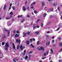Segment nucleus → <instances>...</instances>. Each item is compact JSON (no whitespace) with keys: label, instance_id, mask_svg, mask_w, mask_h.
Instances as JSON below:
<instances>
[{"label":"nucleus","instance_id":"44","mask_svg":"<svg viewBox=\"0 0 62 62\" xmlns=\"http://www.w3.org/2000/svg\"><path fill=\"white\" fill-rule=\"evenodd\" d=\"M16 33H19V31H16Z\"/></svg>","mask_w":62,"mask_h":62},{"label":"nucleus","instance_id":"51","mask_svg":"<svg viewBox=\"0 0 62 62\" xmlns=\"http://www.w3.org/2000/svg\"><path fill=\"white\" fill-rule=\"evenodd\" d=\"M11 25V24H9L8 25V26H10V25Z\"/></svg>","mask_w":62,"mask_h":62},{"label":"nucleus","instance_id":"24","mask_svg":"<svg viewBox=\"0 0 62 62\" xmlns=\"http://www.w3.org/2000/svg\"><path fill=\"white\" fill-rule=\"evenodd\" d=\"M26 35V33H25L24 34H23V37H25V36Z\"/></svg>","mask_w":62,"mask_h":62},{"label":"nucleus","instance_id":"6","mask_svg":"<svg viewBox=\"0 0 62 62\" xmlns=\"http://www.w3.org/2000/svg\"><path fill=\"white\" fill-rule=\"evenodd\" d=\"M35 25H36L35 24H33V30H35V29H36V28H37V26H35Z\"/></svg>","mask_w":62,"mask_h":62},{"label":"nucleus","instance_id":"9","mask_svg":"<svg viewBox=\"0 0 62 62\" xmlns=\"http://www.w3.org/2000/svg\"><path fill=\"white\" fill-rule=\"evenodd\" d=\"M12 17V16L11 15L10 16V17H7L6 18V20H9L10 18H11Z\"/></svg>","mask_w":62,"mask_h":62},{"label":"nucleus","instance_id":"60","mask_svg":"<svg viewBox=\"0 0 62 62\" xmlns=\"http://www.w3.org/2000/svg\"><path fill=\"white\" fill-rule=\"evenodd\" d=\"M50 33V31H48L47 32V34H48V33Z\"/></svg>","mask_w":62,"mask_h":62},{"label":"nucleus","instance_id":"16","mask_svg":"<svg viewBox=\"0 0 62 62\" xmlns=\"http://www.w3.org/2000/svg\"><path fill=\"white\" fill-rule=\"evenodd\" d=\"M29 41H26V43L28 45L29 44Z\"/></svg>","mask_w":62,"mask_h":62},{"label":"nucleus","instance_id":"29","mask_svg":"<svg viewBox=\"0 0 62 62\" xmlns=\"http://www.w3.org/2000/svg\"><path fill=\"white\" fill-rule=\"evenodd\" d=\"M59 45H60V46H62V43H59Z\"/></svg>","mask_w":62,"mask_h":62},{"label":"nucleus","instance_id":"21","mask_svg":"<svg viewBox=\"0 0 62 62\" xmlns=\"http://www.w3.org/2000/svg\"><path fill=\"white\" fill-rule=\"evenodd\" d=\"M50 23L51 22H49L48 23H47L46 24L47 25H50Z\"/></svg>","mask_w":62,"mask_h":62},{"label":"nucleus","instance_id":"59","mask_svg":"<svg viewBox=\"0 0 62 62\" xmlns=\"http://www.w3.org/2000/svg\"><path fill=\"white\" fill-rule=\"evenodd\" d=\"M29 55V57H30L31 55H30V54H29V55Z\"/></svg>","mask_w":62,"mask_h":62},{"label":"nucleus","instance_id":"14","mask_svg":"<svg viewBox=\"0 0 62 62\" xmlns=\"http://www.w3.org/2000/svg\"><path fill=\"white\" fill-rule=\"evenodd\" d=\"M23 52L24 53L23 54V55H25V53H26V50H24Z\"/></svg>","mask_w":62,"mask_h":62},{"label":"nucleus","instance_id":"49","mask_svg":"<svg viewBox=\"0 0 62 62\" xmlns=\"http://www.w3.org/2000/svg\"><path fill=\"white\" fill-rule=\"evenodd\" d=\"M61 14H62V12H61L60 13V16H61Z\"/></svg>","mask_w":62,"mask_h":62},{"label":"nucleus","instance_id":"19","mask_svg":"<svg viewBox=\"0 0 62 62\" xmlns=\"http://www.w3.org/2000/svg\"><path fill=\"white\" fill-rule=\"evenodd\" d=\"M37 44L38 45H39V41H38L37 42Z\"/></svg>","mask_w":62,"mask_h":62},{"label":"nucleus","instance_id":"42","mask_svg":"<svg viewBox=\"0 0 62 62\" xmlns=\"http://www.w3.org/2000/svg\"><path fill=\"white\" fill-rule=\"evenodd\" d=\"M46 58V57H45L44 58L43 57L42 58V59H45V58Z\"/></svg>","mask_w":62,"mask_h":62},{"label":"nucleus","instance_id":"4","mask_svg":"<svg viewBox=\"0 0 62 62\" xmlns=\"http://www.w3.org/2000/svg\"><path fill=\"white\" fill-rule=\"evenodd\" d=\"M37 49L38 50H44V47L42 46L40 47V48H38Z\"/></svg>","mask_w":62,"mask_h":62},{"label":"nucleus","instance_id":"52","mask_svg":"<svg viewBox=\"0 0 62 62\" xmlns=\"http://www.w3.org/2000/svg\"><path fill=\"white\" fill-rule=\"evenodd\" d=\"M11 7L9 6V9H11Z\"/></svg>","mask_w":62,"mask_h":62},{"label":"nucleus","instance_id":"47","mask_svg":"<svg viewBox=\"0 0 62 62\" xmlns=\"http://www.w3.org/2000/svg\"><path fill=\"white\" fill-rule=\"evenodd\" d=\"M29 7H28L27 8V10H29Z\"/></svg>","mask_w":62,"mask_h":62},{"label":"nucleus","instance_id":"2","mask_svg":"<svg viewBox=\"0 0 62 62\" xmlns=\"http://www.w3.org/2000/svg\"><path fill=\"white\" fill-rule=\"evenodd\" d=\"M8 47H9V45L8 43H6L5 46V49L6 51H8Z\"/></svg>","mask_w":62,"mask_h":62},{"label":"nucleus","instance_id":"23","mask_svg":"<svg viewBox=\"0 0 62 62\" xmlns=\"http://www.w3.org/2000/svg\"><path fill=\"white\" fill-rule=\"evenodd\" d=\"M49 44H50V42H48L47 43H46V45H49Z\"/></svg>","mask_w":62,"mask_h":62},{"label":"nucleus","instance_id":"34","mask_svg":"<svg viewBox=\"0 0 62 62\" xmlns=\"http://www.w3.org/2000/svg\"><path fill=\"white\" fill-rule=\"evenodd\" d=\"M10 15H13V12H11L10 13Z\"/></svg>","mask_w":62,"mask_h":62},{"label":"nucleus","instance_id":"45","mask_svg":"<svg viewBox=\"0 0 62 62\" xmlns=\"http://www.w3.org/2000/svg\"><path fill=\"white\" fill-rule=\"evenodd\" d=\"M27 34L28 35H29L30 34V32H27Z\"/></svg>","mask_w":62,"mask_h":62},{"label":"nucleus","instance_id":"39","mask_svg":"<svg viewBox=\"0 0 62 62\" xmlns=\"http://www.w3.org/2000/svg\"><path fill=\"white\" fill-rule=\"evenodd\" d=\"M12 5V3H11L10 4V7H11V6Z\"/></svg>","mask_w":62,"mask_h":62},{"label":"nucleus","instance_id":"33","mask_svg":"<svg viewBox=\"0 0 62 62\" xmlns=\"http://www.w3.org/2000/svg\"><path fill=\"white\" fill-rule=\"evenodd\" d=\"M40 20L39 19L37 20V22H36L37 23H38V22H39V21Z\"/></svg>","mask_w":62,"mask_h":62},{"label":"nucleus","instance_id":"41","mask_svg":"<svg viewBox=\"0 0 62 62\" xmlns=\"http://www.w3.org/2000/svg\"><path fill=\"white\" fill-rule=\"evenodd\" d=\"M13 32L14 33H15L16 32V31L15 30H14L13 31Z\"/></svg>","mask_w":62,"mask_h":62},{"label":"nucleus","instance_id":"11","mask_svg":"<svg viewBox=\"0 0 62 62\" xmlns=\"http://www.w3.org/2000/svg\"><path fill=\"white\" fill-rule=\"evenodd\" d=\"M6 7H7V6H6V5H4V10H6Z\"/></svg>","mask_w":62,"mask_h":62},{"label":"nucleus","instance_id":"28","mask_svg":"<svg viewBox=\"0 0 62 62\" xmlns=\"http://www.w3.org/2000/svg\"><path fill=\"white\" fill-rule=\"evenodd\" d=\"M42 6H43L44 5V3L43 2H42Z\"/></svg>","mask_w":62,"mask_h":62},{"label":"nucleus","instance_id":"25","mask_svg":"<svg viewBox=\"0 0 62 62\" xmlns=\"http://www.w3.org/2000/svg\"><path fill=\"white\" fill-rule=\"evenodd\" d=\"M20 43H21V40H20V39L18 40V44H20Z\"/></svg>","mask_w":62,"mask_h":62},{"label":"nucleus","instance_id":"58","mask_svg":"<svg viewBox=\"0 0 62 62\" xmlns=\"http://www.w3.org/2000/svg\"><path fill=\"white\" fill-rule=\"evenodd\" d=\"M13 61L14 62H16V61H15V60H14V59H13Z\"/></svg>","mask_w":62,"mask_h":62},{"label":"nucleus","instance_id":"63","mask_svg":"<svg viewBox=\"0 0 62 62\" xmlns=\"http://www.w3.org/2000/svg\"><path fill=\"white\" fill-rule=\"evenodd\" d=\"M61 20H62V16H61Z\"/></svg>","mask_w":62,"mask_h":62},{"label":"nucleus","instance_id":"31","mask_svg":"<svg viewBox=\"0 0 62 62\" xmlns=\"http://www.w3.org/2000/svg\"><path fill=\"white\" fill-rule=\"evenodd\" d=\"M32 41H33V39H30V42H32Z\"/></svg>","mask_w":62,"mask_h":62},{"label":"nucleus","instance_id":"22","mask_svg":"<svg viewBox=\"0 0 62 62\" xmlns=\"http://www.w3.org/2000/svg\"><path fill=\"white\" fill-rule=\"evenodd\" d=\"M35 33L36 34H39V31H36L35 32Z\"/></svg>","mask_w":62,"mask_h":62},{"label":"nucleus","instance_id":"27","mask_svg":"<svg viewBox=\"0 0 62 62\" xmlns=\"http://www.w3.org/2000/svg\"><path fill=\"white\" fill-rule=\"evenodd\" d=\"M25 58L26 59H27L28 58V56L26 55L25 57Z\"/></svg>","mask_w":62,"mask_h":62},{"label":"nucleus","instance_id":"15","mask_svg":"<svg viewBox=\"0 0 62 62\" xmlns=\"http://www.w3.org/2000/svg\"><path fill=\"white\" fill-rule=\"evenodd\" d=\"M36 3V2H33V4H31V6H32L33 5H34Z\"/></svg>","mask_w":62,"mask_h":62},{"label":"nucleus","instance_id":"56","mask_svg":"<svg viewBox=\"0 0 62 62\" xmlns=\"http://www.w3.org/2000/svg\"><path fill=\"white\" fill-rule=\"evenodd\" d=\"M49 37V35H47L46 36V38H47V37Z\"/></svg>","mask_w":62,"mask_h":62},{"label":"nucleus","instance_id":"54","mask_svg":"<svg viewBox=\"0 0 62 62\" xmlns=\"http://www.w3.org/2000/svg\"><path fill=\"white\" fill-rule=\"evenodd\" d=\"M53 16L52 15H51L50 16V18H53Z\"/></svg>","mask_w":62,"mask_h":62},{"label":"nucleus","instance_id":"36","mask_svg":"<svg viewBox=\"0 0 62 62\" xmlns=\"http://www.w3.org/2000/svg\"><path fill=\"white\" fill-rule=\"evenodd\" d=\"M43 24L42 23H41V27H43Z\"/></svg>","mask_w":62,"mask_h":62},{"label":"nucleus","instance_id":"7","mask_svg":"<svg viewBox=\"0 0 62 62\" xmlns=\"http://www.w3.org/2000/svg\"><path fill=\"white\" fill-rule=\"evenodd\" d=\"M23 11H24L26 10V8H25V7L24 6H23Z\"/></svg>","mask_w":62,"mask_h":62},{"label":"nucleus","instance_id":"53","mask_svg":"<svg viewBox=\"0 0 62 62\" xmlns=\"http://www.w3.org/2000/svg\"><path fill=\"white\" fill-rule=\"evenodd\" d=\"M27 17H28L29 18H30V16L29 15H28L27 16Z\"/></svg>","mask_w":62,"mask_h":62},{"label":"nucleus","instance_id":"35","mask_svg":"<svg viewBox=\"0 0 62 62\" xmlns=\"http://www.w3.org/2000/svg\"><path fill=\"white\" fill-rule=\"evenodd\" d=\"M34 13H35L37 14V11H36V10H35L34 11Z\"/></svg>","mask_w":62,"mask_h":62},{"label":"nucleus","instance_id":"37","mask_svg":"<svg viewBox=\"0 0 62 62\" xmlns=\"http://www.w3.org/2000/svg\"><path fill=\"white\" fill-rule=\"evenodd\" d=\"M16 41L17 43H18V42L19 41V40H18V39H16Z\"/></svg>","mask_w":62,"mask_h":62},{"label":"nucleus","instance_id":"57","mask_svg":"<svg viewBox=\"0 0 62 62\" xmlns=\"http://www.w3.org/2000/svg\"><path fill=\"white\" fill-rule=\"evenodd\" d=\"M27 1H26L25 3V4H27Z\"/></svg>","mask_w":62,"mask_h":62},{"label":"nucleus","instance_id":"20","mask_svg":"<svg viewBox=\"0 0 62 62\" xmlns=\"http://www.w3.org/2000/svg\"><path fill=\"white\" fill-rule=\"evenodd\" d=\"M15 37H19V35L17 34H16L15 36Z\"/></svg>","mask_w":62,"mask_h":62},{"label":"nucleus","instance_id":"18","mask_svg":"<svg viewBox=\"0 0 62 62\" xmlns=\"http://www.w3.org/2000/svg\"><path fill=\"white\" fill-rule=\"evenodd\" d=\"M31 46H32V48H34V46L33 45V44H31Z\"/></svg>","mask_w":62,"mask_h":62},{"label":"nucleus","instance_id":"1","mask_svg":"<svg viewBox=\"0 0 62 62\" xmlns=\"http://www.w3.org/2000/svg\"><path fill=\"white\" fill-rule=\"evenodd\" d=\"M45 9L47 11V12H50V11H53V8H51L50 9H48L47 7H46L45 8Z\"/></svg>","mask_w":62,"mask_h":62},{"label":"nucleus","instance_id":"12","mask_svg":"<svg viewBox=\"0 0 62 62\" xmlns=\"http://www.w3.org/2000/svg\"><path fill=\"white\" fill-rule=\"evenodd\" d=\"M13 48L14 49H15V45H14V43L13 44Z\"/></svg>","mask_w":62,"mask_h":62},{"label":"nucleus","instance_id":"17","mask_svg":"<svg viewBox=\"0 0 62 62\" xmlns=\"http://www.w3.org/2000/svg\"><path fill=\"white\" fill-rule=\"evenodd\" d=\"M47 15V14H46L44 13L43 15V16L44 17H45Z\"/></svg>","mask_w":62,"mask_h":62},{"label":"nucleus","instance_id":"3","mask_svg":"<svg viewBox=\"0 0 62 62\" xmlns=\"http://www.w3.org/2000/svg\"><path fill=\"white\" fill-rule=\"evenodd\" d=\"M4 30L5 31H6L7 32H8V36H9V34H10V31L9 30H8L7 29H6L4 28Z\"/></svg>","mask_w":62,"mask_h":62},{"label":"nucleus","instance_id":"50","mask_svg":"<svg viewBox=\"0 0 62 62\" xmlns=\"http://www.w3.org/2000/svg\"><path fill=\"white\" fill-rule=\"evenodd\" d=\"M29 54H31V53H32V51H31L30 52H29Z\"/></svg>","mask_w":62,"mask_h":62},{"label":"nucleus","instance_id":"30","mask_svg":"<svg viewBox=\"0 0 62 62\" xmlns=\"http://www.w3.org/2000/svg\"><path fill=\"white\" fill-rule=\"evenodd\" d=\"M20 47V46L19 45H18L17 46V49H19V48Z\"/></svg>","mask_w":62,"mask_h":62},{"label":"nucleus","instance_id":"48","mask_svg":"<svg viewBox=\"0 0 62 62\" xmlns=\"http://www.w3.org/2000/svg\"><path fill=\"white\" fill-rule=\"evenodd\" d=\"M52 42H53V43H54V40H53L52 41Z\"/></svg>","mask_w":62,"mask_h":62},{"label":"nucleus","instance_id":"61","mask_svg":"<svg viewBox=\"0 0 62 62\" xmlns=\"http://www.w3.org/2000/svg\"><path fill=\"white\" fill-rule=\"evenodd\" d=\"M6 38V37L5 36H4L3 38Z\"/></svg>","mask_w":62,"mask_h":62},{"label":"nucleus","instance_id":"10","mask_svg":"<svg viewBox=\"0 0 62 62\" xmlns=\"http://www.w3.org/2000/svg\"><path fill=\"white\" fill-rule=\"evenodd\" d=\"M57 5V3H55L53 4V6L54 7H55V6H56Z\"/></svg>","mask_w":62,"mask_h":62},{"label":"nucleus","instance_id":"46","mask_svg":"<svg viewBox=\"0 0 62 62\" xmlns=\"http://www.w3.org/2000/svg\"><path fill=\"white\" fill-rule=\"evenodd\" d=\"M59 9H60L59 7H58V9L59 11H60V10Z\"/></svg>","mask_w":62,"mask_h":62},{"label":"nucleus","instance_id":"64","mask_svg":"<svg viewBox=\"0 0 62 62\" xmlns=\"http://www.w3.org/2000/svg\"><path fill=\"white\" fill-rule=\"evenodd\" d=\"M52 39H54V36L52 37Z\"/></svg>","mask_w":62,"mask_h":62},{"label":"nucleus","instance_id":"32","mask_svg":"<svg viewBox=\"0 0 62 62\" xmlns=\"http://www.w3.org/2000/svg\"><path fill=\"white\" fill-rule=\"evenodd\" d=\"M2 45H5V43H4V42H3L2 43Z\"/></svg>","mask_w":62,"mask_h":62},{"label":"nucleus","instance_id":"5","mask_svg":"<svg viewBox=\"0 0 62 62\" xmlns=\"http://www.w3.org/2000/svg\"><path fill=\"white\" fill-rule=\"evenodd\" d=\"M20 48L21 49V50H22L23 49H24V48H25V46H23L22 45H21L20 46Z\"/></svg>","mask_w":62,"mask_h":62},{"label":"nucleus","instance_id":"38","mask_svg":"<svg viewBox=\"0 0 62 62\" xmlns=\"http://www.w3.org/2000/svg\"><path fill=\"white\" fill-rule=\"evenodd\" d=\"M60 29V27H59L58 28L56 31H58V30H59V29Z\"/></svg>","mask_w":62,"mask_h":62},{"label":"nucleus","instance_id":"26","mask_svg":"<svg viewBox=\"0 0 62 62\" xmlns=\"http://www.w3.org/2000/svg\"><path fill=\"white\" fill-rule=\"evenodd\" d=\"M50 50L51 52V53H52V54H53V53H54V51H53V50L52 49H50Z\"/></svg>","mask_w":62,"mask_h":62},{"label":"nucleus","instance_id":"40","mask_svg":"<svg viewBox=\"0 0 62 62\" xmlns=\"http://www.w3.org/2000/svg\"><path fill=\"white\" fill-rule=\"evenodd\" d=\"M13 10H15V7H13Z\"/></svg>","mask_w":62,"mask_h":62},{"label":"nucleus","instance_id":"8","mask_svg":"<svg viewBox=\"0 0 62 62\" xmlns=\"http://www.w3.org/2000/svg\"><path fill=\"white\" fill-rule=\"evenodd\" d=\"M48 53H49V52L48 51H47L46 52V53H45L43 54H44V56H46V54L47 55H48Z\"/></svg>","mask_w":62,"mask_h":62},{"label":"nucleus","instance_id":"62","mask_svg":"<svg viewBox=\"0 0 62 62\" xmlns=\"http://www.w3.org/2000/svg\"><path fill=\"white\" fill-rule=\"evenodd\" d=\"M37 28H39V26H37Z\"/></svg>","mask_w":62,"mask_h":62},{"label":"nucleus","instance_id":"55","mask_svg":"<svg viewBox=\"0 0 62 62\" xmlns=\"http://www.w3.org/2000/svg\"><path fill=\"white\" fill-rule=\"evenodd\" d=\"M33 41H35V39L34 38H33Z\"/></svg>","mask_w":62,"mask_h":62},{"label":"nucleus","instance_id":"13","mask_svg":"<svg viewBox=\"0 0 62 62\" xmlns=\"http://www.w3.org/2000/svg\"><path fill=\"white\" fill-rule=\"evenodd\" d=\"M24 19H22L21 20V22L22 23H23V22H24Z\"/></svg>","mask_w":62,"mask_h":62},{"label":"nucleus","instance_id":"43","mask_svg":"<svg viewBox=\"0 0 62 62\" xmlns=\"http://www.w3.org/2000/svg\"><path fill=\"white\" fill-rule=\"evenodd\" d=\"M58 39H59V40H60V39H61V37H59L58 38Z\"/></svg>","mask_w":62,"mask_h":62}]
</instances>
